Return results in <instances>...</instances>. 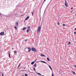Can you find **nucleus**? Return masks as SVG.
Here are the masks:
<instances>
[{
	"label": "nucleus",
	"instance_id": "1",
	"mask_svg": "<svg viewBox=\"0 0 76 76\" xmlns=\"http://www.w3.org/2000/svg\"><path fill=\"white\" fill-rule=\"evenodd\" d=\"M37 29H38L37 32H39H39H41V27H40V26Z\"/></svg>",
	"mask_w": 76,
	"mask_h": 76
},
{
	"label": "nucleus",
	"instance_id": "2",
	"mask_svg": "<svg viewBox=\"0 0 76 76\" xmlns=\"http://www.w3.org/2000/svg\"><path fill=\"white\" fill-rule=\"evenodd\" d=\"M32 51H34V52H36L37 51V50L35 48H32L31 49Z\"/></svg>",
	"mask_w": 76,
	"mask_h": 76
},
{
	"label": "nucleus",
	"instance_id": "3",
	"mask_svg": "<svg viewBox=\"0 0 76 76\" xmlns=\"http://www.w3.org/2000/svg\"><path fill=\"white\" fill-rule=\"evenodd\" d=\"M1 35H4V33L3 32H1L0 33Z\"/></svg>",
	"mask_w": 76,
	"mask_h": 76
},
{
	"label": "nucleus",
	"instance_id": "4",
	"mask_svg": "<svg viewBox=\"0 0 76 76\" xmlns=\"http://www.w3.org/2000/svg\"><path fill=\"white\" fill-rule=\"evenodd\" d=\"M28 52H30V51H31V48L28 47Z\"/></svg>",
	"mask_w": 76,
	"mask_h": 76
},
{
	"label": "nucleus",
	"instance_id": "5",
	"mask_svg": "<svg viewBox=\"0 0 76 76\" xmlns=\"http://www.w3.org/2000/svg\"><path fill=\"white\" fill-rule=\"evenodd\" d=\"M65 5L66 7H67L68 6V4H67V3H65Z\"/></svg>",
	"mask_w": 76,
	"mask_h": 76
},
{
	"label": "nucleus",
	"instance_id": "6",
	"mask_svg": "<svg viewBox=\"0 0 76 76\" xmlns=\"http://www.w3.org/2000/svg\"><path fill=\"white\" fill-rule=\"evenodd\" d=\"M29 17L28 16L26 19V20H28V19H29Z\"/></svg>",
	"mask_w": 76,
	"mask_h": 76
},
{
	"label": "nucleus",
	"instance_id": "7",
	"mask_svg": "<svg viewBox=\"0 0 76 76\" xmlns=\"http://www.w3.org/2000/svg\"><path fill=\"white\" fill-rule=\"evenodd\" d=\"M40 56H42V57H46V56L45 55H44V54H41L40 55Z\"/></svg>",
	"mask_w": 76,
	"mask_h": 76
},
{
	"label": "nucleus",
	"instance_id": "8",
	"mask_svg": "<svg viewBox=\"0 0 76 76\" xmlns=\"http://www.w3.org/2000/svg\"><path fill=\"white\" fill-rule=\"evenodd\" d=\"M14 52L15 54H16V53H17V52L16 50H14Z\"/></svg>",
	"mask_w": 76,
	"mask_h": 76
},
{
	"label": "nucleus",
	"instance_id": "9",
	"mask_svg": "<svg viewBox=\"0 0 76 76\" xmlns=\"http://www.w3.org/2000/svg\"><path fill=\"white\" fill-rule=\"evenodd\" d=\"M41 61V62H42V63H46V64H47V63H46L45 62H44V61Z\"/></svg>",
	"mask_w": 76,
	"mask_h": 76
},
{
	"label": "nucleus",
	"instance_id": "10",
	"mask_svg": "<svg viewBox=\"0 0 76 76\" xmlns=\"http://www.w3.org/2000/svg\"><path fill=\"white\" fill-rule=\"evenodd\" d=\"M26 29V27H24L23 29V31H25V29Z\"/></svg>",
	"mask_w": 76,
	"mask_h": 76
},
{
	"label": "nucleus",
	"instance_id": "11",
	"mask_svg": "<svg viewBox=\"0 0 76 76\" xmlns=\"http://www.w3.org/2000/svg\"><path fill=\"white\" fill-rule=\"evenodd\" d=\"M29 30H30V29H28V30H27V33H28V32H29Z\"/></svg>",
	"mask_w": 76,
	"mask_h": 76
},
{
	"label": "nucleus",
	"instance_id": "12",
	"mask_svg": "<svg viewBox=\"0 0 76 76\" xmlns=\"http://www.w3.org/2000/svg\"><path fill=\"white\" fill-rule=\"evenodd\" d=\"M9 57L10 58L11 57V56H10V53H9Z\"/></svg>",
	"mask_w": 76,
	"mask_h": 76
},
{
	"label": "nucleus",
	"instance_id": "13",
	"mask_svg": "<svg viewBox=\"0 0 76 76\" xmlns=\"http://www.w3.org/2000/svg\"><path fill=\"white\" fill-rule=\"evenodd\" d=\"M34 63H35V62H33L31 63V64L33 65V64H34Z\"/></svg>",
	"mask_w": 76,
	"mask_h": 76
},
{
	"label": "nucleus",
	"instance_id": "14",
	"mask_svg": "<svg viewBox=\"0 0 76 76\" xmlns=\"http://www.w3.org/2000/svg\"><path fill=\"white\" fill-rule=\"evenodd\" d=\"M47 59L48 60V61H50V59H49V58H47Z\"/></svg>",
	"mask_w": 76,
	"mask_h": 76
},
{
	"label": "nucleus",
	"instance_id": "15",
	"mask_svg": "<svg viewBox=\"0 0 76 76\" xmlns=\"http://www.w3.org/2000/svg\"><path fill=\"white\" fill-rule=\"evenodd\" d=\"M49 67L50 68V69H51V70H52V68H51V66H49Z\"/></svg>",
	"mask_w": 76,
	"mask_h": 76
},
{
	"label": "nucleus",
	"instance_id": "16",
	"mask_svg": "<svg viewBox=\"0 0 76 76\" xmlns=\"http://www.w3.org/2000/svg\"><path fill=\"white\" fill-rule=\"evenodd\" d=\"M72 72H73V75H75V72L74 71H72Z\"/></svg>",
	"mask_w": 76,
	"mask_h": 76
},
{
	"label": "nucleus",
	"instance_id": "17",
	"mask_svg": "<svg viewBox=\"0 0 76 76\" xmlns=\"http://www.w3.org/2000/svg\"><path fill=\"white\" fill-rule=\"evenodd\" d=\"M31 13H32V16H33V15H34V12H31Z\"/></svg>",
	"mask_w": 76,
	"mask_h": 76
},
{
	"label": "nucleus",
	"instance_id": "18",
	"mask_svg": "<svg viewBox=\"0 0 76 76\" xmlns=\"http://www.w3.org/2000/svg\"><path fill=\"white\" fill-rule=\"evenodd\" d=\"M70 44H71V42H69L68 43V45H70Z\"/></svg>",
	"mask_w": 76,
	"mask_h": 76
},
{
	"label": "nucleus",
	"instance_id": "19",
	"mask_svg": "<svg viewBox=\"0 0 76 76\" xmlns=\"http://www.w3.org/2000/svg\"><path fill=\"white\" fill-rule=\"evenodd\" d=\"M58 25H60V23L59 22H58Z\"/></svg>",
	"mask_w": 76,
	"mask_h": 76
},
{
	"label": "nucleus",
	"instance_id": "20",
	"mask_svg": "<svg viewBox=\"0 0 76 76\" xmlns=\"http://www.w3.org/2000/svg\"><path fill=\"white\" fill-rule=\"evenodd\" d=\"M15 28L16 29V30L18 29V28L16 27V26L15 27Z\"/></svg>",
	"mask_w": 76,
	"mask_h": 76
},
{
	"label": "nucleus",
	"instance_id": "21",
	"mask_svg": "<svg viewBox=\"0 0 76 76\" xmlns=\"http://www.w3.org/2000/svg\"><path fill=\"white\" fill-rule=\"evenodd\" d=\"M63 25V26H66V24H64Z\"/></svg>",
	"mask_w": 76,
	"mask_h": 76
},
{
	"label": "nucleus",
	"instance_id": "22",
	"mask_svg": "<svg viewBox=\"0 0 76 76\" xmlns=\"http://www.w3.org/2000/svg\"><path fill=\"white\" fill-rule=\"evenodd\" d=\"M37 66V64H35L34 65V67H36Z\"/></svg>",
	"mask_w": 76,
	"mask_h": 76
},
{
	"label": "nucleus",
	"instance_id": "23",
	"mask_svg": "<svg viewBox=\"0 0 76 76\" xmlns=\"http://www.w3.org/2000/svg\"><path fill=\"white\" fill-rule=\"evenodd\" d=\"M20 64L18 65V68H19L20 66Z\"/></svg>",
	"mask_w": 76,
	"mask_h": 76
},
{
	"label": "nucleus",
	"instance_id": "24",
	"mask_svg": "<svg viewBox=\"0 0 76 76\" xmlns=\"http://www.w3.org/2000/svg\"><path fill=\"white\" fill-rule=\"evenodd\" d=\"M38 74L40 76H41V74L39 73H38Z\"/></svg>",
	"mask_w": 76,
	"mask_h": 76
},
{
	"label": "nucleus",
	"instance_id": "25",
	"mask_svg": "<svg viewBox=\"0 0 76 76\" xmlns=\"http://www.w3.org/2000/svg\"><path fill=\"white\" fill-rule=\"evenodd\" d=\"M25 76H28V74H25Z\"/></svg>",
	"mask_w": 76,
	"mask_h": 76
},
{
	"label": "nucleus",
	"instance_id": "26",
	"mask_svg": "<svg viewBox=\"0 0 76 76\" xmlns=\"http://www.w3.org/2000/svg\"><path fill=\"white\" fill-rule=\"evenodd\" d=\"M65 1V3H67V1H66V0Z\"/></svg>",
	"mask_w": 76,
	"mask_h": 76
},
{
	"label": "nucleus",
	"instance_id": "27",
	"mask_svg": "<svg viewBox=\"0 0 76 76\" xmlns=\"http://www.w3.org/2000/svg\"><path fill=\"white\" fill-rule=\"evenodd\" d=\"M16 24L17 25V26H18V22H17Z\"/></svg>",
	"mask_w": 76,
	"mask_h": 76
},
{
	"label": "nucleus",
	"instance_id": "28",
	"mask_svg": "<svg viewBox=\"0 0 76 76\" xmlns=\"http://www.w3.org/2000/svg\"><path fill=\"white\" fill-rule=\"evenodd\" d=\"M1 76H4V74H3V73H2V75H1Z\"/></svg>",
	"mask_w": 76,
	"mask_h": 76
},
{
	"label": "nucleus",
	"instance_id": "29",
	"mask_svg": "<svg viewBox=\"0 0 76 76\" xmlns=\"http://www.w3.org/2000/svg\"><path fill=\"white\" fill-rule=\"evenodd\" d=\"M74 34H76V32H74Z\"/></svg>",
	"mask_w": 76,
	"mask_h": 76
},
{
	"label": "nucleus",
	"instance_id": "30",
	"mask_svg": "<svg viewBox=\"0 0 76 76\" xmlns=\"http://www.w3.org/2000/svg\"><path fill=\"white\" fill-rule=\"evenodd\" d=\"M34 71H35V70H36L35 68H34Z\"/></svg>",
	"mask_w": 76,
	"mask_h": 76
},
{
	"label": "nucleus",
	"instance_id": "31",
	"mask_svg": "<svg viewBox=\"0 0 76 76\" xmlns=\"http://www.w3.org/2000/svg\"><path fill=\"white\" fill-rule=\"evenodd\" d=\"M52 76H54V74H52Z\"/></svg>",
	"mask_w": 76,
	"mask_h": 76
},
{
	"label": "nucleus",
	"instance_id": "32",
	"mask_svg": "<svg viewBox=\"0 0 76 76\" xmlns=\"http://www.w3.org/2000/svg\"><path fill=\"white\" fill-rule=\"evenodd\" d=\"M73 9V7H72L71 8V10H72V9Z\"/></svg>",
	"mask_w": 76,
	"mask_h": 76
},
{
	"label": "nucleus",
	"instance_id": "33",
	"mask_svg": "<svg viewBox=\"0 0 76 76\" xmlns=\"http://www.w3.org/2000/svg\"><path fill=\"white\" fill-rule=\"evenodd\" d=\"M28 29H29V28H30V26H29V27H28Z\"/></svg>",
	"mask_w": 76,
	"mask_h": 76
},
{
	"label": "nucleus",
	"instance_id": "34",
	"mask_svg": "<svg viewBox=\"0 0 76 76\" xmlns=\"http://www.w3.org/2000/svg\"><path fill=\"white\" fill-rule=\"evenodd\" d=\"M46 1V0H45V1H44V2H45V1Z\"/></svg>",
	"mask_w": 76,
	"mask_h": 76
},
{
	"label": "nucleus",
	"instance_id": "35",
	"mask_svg": "<svg viewBox=\"0 0 76 76\" xmlns=\"http://www.w3.org/2000/svg\"><path fill=\"white\" fill-rule=\"evenodd\" d=\"M27 41V39H26L25 40V41Z\"/></svg>",
	"mask_w": 76,
	"mask_h": 76
},
{
	"label": "nucleus",
	"instance_id": "36",
	"mask_svg": "<svg viewBox=\"0 0 76 76\" xmlns=\"http://www.w3.org/2000/svg\"><path fill=\"white\" fill-rule=\"evenodd\" d=\"M75 31H76V28H75Z\"/></svg>",
	"mask_w": 76,
	"mask_h": 76
},
{
	"label": "nucleus",
	"instance_id": "37",
	"mask_svg": "<svg viewBox=\"0 0 76 76\" xmlns=\"http://www.w3.org/2000/svg\"><path fill=\"white\" fill-rule=\"evenodd\" d=\"M71 13H72V11H71Z\"/></svg>",
	"mask_w": 76,
	"mask_h": 76
},
{
	"label": "nucleus",
	"instance_id": "38",
	"mask_svg": "<svg viewBox=\"0 0 76 76\" xmlns=\"http://www.w3.org/2000/svg\"><path fill=\"white\" fill-rule=\"evenodd\" d=\"M22 76H25L24 75H23Z\"/></svg>",
	"mask_w": 76,
	"mask_h": 76
},
{
	"label": "nucleus",
	"instance_id": "39",
	"mask_svg": "<svg viewBox=\"0 0 76 76\" xmlns=\"http://www.w3.org/2000/svg\"><path fill=\"white\" fill-rule=\"evenodd\" d=\"M0 15H1V14L0 13Z\"/></svg>",
	"mask_w": 76,
	"mask_h": 76
},
{
	"label": "nucleus",
	"instance_id": "40",
	"mask_svg": "<svg viewBox=\"0 0 76 76\" xmlns=\"http://www.w3.org/2000/svg\"><path fill=\"white\" fill-rule=\"evenodd\" d=\"M12 49H13V48H12Z\"/></svg>",
	"mask_w": 76,
	"mask_h": 76
},
{
	"label": "nucleus",
	"instance_id": "41",
	"mask_svg": "<svg viewBox=\"0 0 76 76\" xmlns=\"http://www.w3.org/2000/svg\"><path fill=\"white\" fill-rule=\"evenodd\" d=\"M37 61V59L36 60V61Z\"/></svg>",
	"mask_w": 76,
	"mask_h": 76
},
{
	"label": "nucleus",
	"instance_id": "42",
	"mask_svg": "<svg viewBox=\"0 0 76 76\" xmlns=\"http://www.w3.org/2000/svg\"><path fill=\"white\" fill-rule=\"evenodd\" d=\"M64 74H65V73H64Z\"/></svg>",
	"mask_w": 76,
	"mask_h": 76
},
{
	"label": "nucleus",
	"instance_id": "43",
	"mask_svg": "<svg viewBox=\"0 0 76 76\" xmlns=\"http://www.w3.org/2000/svg\"><path fill=\"white\" fill-rule=\"evenodd\" d=\"M34 62H35V61H34Z\"/></svg>",
	"mask_w": 76,
	"mask_h": 76
}]
</instances>
